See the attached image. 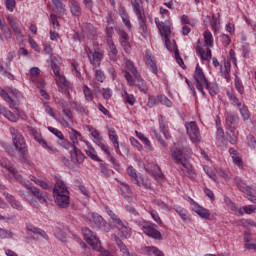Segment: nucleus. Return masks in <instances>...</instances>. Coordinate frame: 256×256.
I'll list each match as a JSON object with an SVG mask.
<instances>
[{"label": "nucleus", "mask_w": 256, "mask_h": 256, "mask_svg": "<svg viewBox=\"0 0 256 256\" xmlns=\"http://www.w3.org/2000/svg\"><path fill=\"white\" fill-rule=\"evenodd\" d=\"M159 125H160V131L163 133L164 137L166 139H169V137H171V135H169V132L167 130H165V121H163V118H161L159 120Z\"/></svg>", "instance_id": "nucleus-57"}, {"label": "nucleus", "mask_w": 256, "mask_h": 256, "mask_svg": "<svg viewBox=\"0 0 256 256\" xmlns=\"http://www.w3.org/2000/svg\"><path fill=\"white\" fill-rule=\"evenodd\" d=\"M127 173L129 177H131L132 181L138 186L141 187V181H139V176L137 175V172L135 171V168L133 166H129L127 168Z\"/></svg>", "instance_id": "nucleus-30"}, {"label": "nucleus", "mask_w": 256, "mask_h": 256, "mask_svg": "<svg viewBox=\"0 0 256 256\" xmlns=\"http://www.w3.org/2000/svg\"><path fill=\"white\" fill-rule=\"evenodd\" d=\"M229 153L233 159V163H235V165H237L238 167H241V165H243V160L237 155V150H235L234 148H230Z\"/></svg>", "instance_id": "nucleus-38"}, {"label": "nucleus", "mask_w": 256, "mask_h": 256, "mask_svg": "<svg viewBox=\"0 0 256 256\" xmlns=\"http://www.w3.org/2000/svg\"><path fill=\"white\" fill-rule=\"evenodd\" d=\"M114 241L122 253H126L127 256H131V254L129 253V249H127V246L123 243V241H121V238L119 236L115 235Z\"/></svg>", "instance_id": "nucleus-36"}, {"label": "nucleus", "mask_w": 256, "mask_h": 256, "mask_svg": "<svg viewBox=\"0 0 256 256\" xmlns=\"http://www.w3.org/2000/svg\"><path fill=\"white\" fill-rule=\"evenodd\" d=\"M147 173H152L155 179H163V172H161V168L157 164L150 165L149 168H145Z\"/></svg>", "instance_id": "nucleus-20"}, {"label": "nucleus", "mask_w": 256, "mask_h": 256, "mask_svg": "<svg viewBox=\"0 0 256 256\" xmlns=\"http://www.w3.org/2000/svg\"><path fill=\"white\" fill-rule=\"evenodd\" d=\"M117 53H118L117 48L109 49L108 56L110 61L115 62L119 60V56L117 55Z\"/></svg>", "instance_id": "nucleus-53"}, {"label": "nucleus", "mask_w": 256, "mask_h": 256, "mask_svg": "<svg viewBox=\"0 0 256 256\" xmlns=\"http://www.w3.org/2000/svg\"><path fill=\"white\" fill-rule=\"evenodd\" d=\"M227 97L232 101L234 105H237L238 108H241L243 104L239 102V99L233 92H227Z\"/></svg>", "instance_id": "nucleus-50"}, {"label": "nucleus", "mask_w": 256, "mask_h": 256, "mask_svg": "<svg viewBox=\"0 0 256 256\" xmlns=\"http://www.w3.org/2000/svg\"><path fill=\"white\" fill-rule=\"evenodd\" d=\"M176 213L181 217L183 221H187L189 219V215H187V211L182 207H176Z\"/></svg>", "instance_id": "nucleus-52"}, {"label": "nucleus", "mask_w": 256, "mask_h": 256, "mask_svg": "<svg viewBox=\"0 0 256 256\" xmlns=\"http://www.w3.org/2000/svg\"><path fill=\"white\" fill-rule=\"evenodd\" d=\"M219 17H221L220 13H217V16L213 15L212 18L211 16H206V19L210 22V25H212L214 31H219Z\"/></svg>", "instance_id": "nucleus-31"}, {"label": "nucleus", "mask_w": 256, "mask_h": 256, "mask_svg": "<svg viewBox=\"0 0 256 256\" xmlns=\"http://www.w3.org/2000/svg\"><path fill=\"white\" fill-rule=\"evenodd\" d=\"M120 44L124 48V51L131 53V45H129V35L125 31L120 32Z\"/></svg>", "instance_id": "nucleus-22"}, {"label": "nucleus", "mask_w": 256, "mask_h": 256, "mask_svg": "<svg viewBox=\"0 0 256 256\" xmlns=\"http://www.w3.org/2000/svg\"><path fill=\"white\" fill-rule=\"evenodd\" d=\"M194 85H196V89L200 91L201 95L205 97V85L209 83L207 80V77L205 76V72H203V69L200 68L199 64H197L195 72H194Z\"/></svg>", "instance_id": "nucleus-5"}, {"label": "nucleus", "mask_w": 256, "mask_h": 256, "mask_svg": "<svg viewBox=\"0 0 256 256\" xmlns=\"http://www.w3.org/2000/svg\"><path fill=\"white\" fill-rule=\"evenodd\" d=\"M181 171L185 177H188V179H195V177H197L193 166L189 162L182 164Z\"/></svg>", "instance_id": "nucleus-18"}, {"label": "nucleus", "mask_w": 256, "mask_h": 256, "mask_svg": "<svg viewBox=\"0 0 256 256\" xmlns=\"http://www.w3.org/2000/svg\"><path fill=\"white\" fill-rule=\"evenodd\" d=\"M53 195L56 198V205L62 209H67L69 207V190L65 182L62 180H57L56 185L53 189Z\"/></svg>", "instance_id": "nucleus-1"}, {"label": "nucleus", "mask_w": 256, "mask_h": 256, "mask_svg": "<svg viewBox=\"0 0 256 256\" xmlns=\"http://www.w3.org/2000/svg\"><path fill=\"white\" fill-rule=\"evenodd\" d=\"M27 229L31 232V233H36V235H40V237H43V239H45L46 241L49 240V236L47 235V233L45 232V230H42L41 228L38 227H34L32 225L27 226Z\"/></svg>", "instance_id": "nucleus-32"}, {"label": "nucleus", "mask_w": 256, "mask_h": 256, "mask_svg": "<svg viewBox=\"0 0 256 256\" xmlns=\"http://www.w3.org/2000/svg\"><path fill=\"white\" fill-rule=\"evenodd\" d=\"M70 11L72 15H74L75 17H79V15H81V5L79 4V2L75 0L70 1Z\"/></svg>", "instance_id": "nucleus-33"}, {"label": "nucleus", "mask_w": 256, "mask_h": 256, "mask_svg": "<svg viewBox=\"0 0 256 256\" xmlns=\"http://www.w3.org/2000/svg\"><path fill=\"white\" fill-rule=\"evenodd\" d=\"M157 101L158 103H161V105H165L166 107H171L172 105L171 100H169V98L164 95H159L157 97Z\"/></svg>", "instance_id": "nucleus-49"}, {"label": "nucleus", "mask_w": 256, "mask_h": 256, "mask_svg": "<svg viewBox=\"0 0 256 256\" xmlns=\"http://www.w3.org/2000/svg\"><path fill=\"white\" fill-rule=\"evenodd\" d=\"M70 155H71V161L74 163V165H80V163H83L85 161V154L77 148V146L72 145V147L69 149Z\"/></svg>", "instance_id": "nucleus-12"}, {"label": "nucleus", "mask_w": 256, "mask_h": 256, "mask_svg": "<svg viewBox=\"0 0 256 256\" xmlns=\"http://www.w3.org/2000/svg\"><path fill=\"white\" fill-rule=\"evenodd\" d=\"M155 23L162 37H164V39L169 38V35H171V28L165 25V23L159 22V18H155Z\"/></svg>", "instance_id": "nucleus-17"}, {"label": "nucleus", "mask_w": 256, "mask_h": 256, "mask_svg": "<svg viewBox=\"0 0 256 256\" xmlns=\"http://www.w3.org/2000/svg\"><path fill=\"white\" fill-rule=\"evenodd\" d=\"M69 139L72 141V145H77L79 143V139L80 141L85 142V140H83V136H81V132L75 129H71V131L69 132Z\"/></svg>", "instance_id": "nucleus-26"}, {"label": "nucleus", "mask_w": 256, "mask_h": 256, "mask_svg": "<svg viewBox=\"0 0 256 256\" xmlns=\"http://www.w3.org/2000/svg\"><path fill=\"white\" fill-rule=\"evenodd\" d=\"M107 23L109 24L106 26V37L107 39H113V34L115 31L113 29V25H111L112 21L108 19Z\"/></svg>", "instance_id": "nucleus-47"}, {"label": "nucleus", "mask_w": 256, "mask_h": 256, "mask_svg": "<svg viewBox=\"0 0 256 256\" xmlns=\"http://www.w3.org/2000/svg\"><path fill=\"white\" fill-rule=\"evenodd\" d=\"M171 157L172 161L176 163V165H185V163H188L189 155L185 153V149L174 147L171 149Z\"/></svg>", "instance_id": "nucleus-8"}, {"label": "nucleus", "mask_w": 256, "mask_h": 256, "mask_svg": "<svg viewBox=\"0 0 256 256\" xmlns=\"http://www.w3.org/2000/svg\"><path fill=\"white\" fill-rule=\"evenodd\" d=\"M54 7H56L57 13H65V6L61 0H52Z\"/></svg>", "instance_id": "nucleus-48"}, {"label": "nucleus", "mask_w": 256, "mask_h": 256, "mask_svg": "<svg viewBox=\"0 0 256 256\" xmlns=\"http://www.w3.org/2000/svg\"><path fill=\"white\" fill-rule=\"evenodd\" d=\"M123 73L128 85L133 87V85H135V79H133V76L131 75V73H129L127 70H124Z\"/></svg>", "instance_id": "nucleus-55"}, {"label": "nucleus", "mask_w": 256, "mask_h": 256, "mask_svg": "<svg viewBox=\"0 0 256 256\" xmlns=\"http://www.w3.org/2000/svg\"><path fill=\"white\" fill-rule=\"evenodd\" d=\"M50 67L56 77L61 76V72L59 71V65H57V63H55L53 60H51Z\"/></svg>", "instance_id": "nucleus-60"}, {"label": "nucleus", "mask_w": 256, "mask_h": 256, "mask_svg": "<svg viewBox=\"0 0 256 256\" xmlns=\"http://www.w3.org/2000/svg\"><path fill=\"white\" fill-rule=\"evenodd\" d=\"M30 133L33 135L35 141L39 143L44 149H47L48 151H51L52 153H57V148L53 147L51 144L47 143L43 138L39 137V134H37V130L34 128L29 129Z\"/></svg>", "instance_id": "nucleus-13"}, {"label": "nucleus", "mask_w": 256, "mask_h": 256, "mask_svg": "<svg viewBox=\"0 0 256 256\" xmlns=\"http://www.w3.org/2000/svg\"><path fill=\"white\" fill-rule=\"evenodd\" d=\"M8 171H9V173H11V175L14 177V179L18 181V183L23 185V187H25V185H29V183H27L25 181V179H23V176H21V174H19V172L17 171V169L15 167H13V166L8 167Z\"/></svg>", "instance_id": "nucleus-23"}, {"label": "nucleus", "mask_w": 256, "mask_h": 256, "mask_svg": "<svg viewBox=\"0 0 256 256\" xmlns=\"http://www.w3.org/2000/svg\"><path fill=\"white\" fill-rule=\"evenodd\" d=\"M235 89L240 93V95H243L245 93V87H243V83H241V80H235Z\"/></svg>", "instance_id": "nucleus-61"}, {"label": "nucleus", "mask_w": 256, "mask_h": 256, "mask_svg": "<svg viewBox=\"0 0 256 256\" xmlns=\"http://www.w3.org/2000/svg\"><path fill=\"white\" fill-rule=\"evenodd\" d=\"M86 143L87 148L85 149L87 157H90L93 161H99L101 162V159H99V156H97V152L95 151V148L92 146H89V142L84 141Z\"/></svg>", "instance_id": "nucleus-27"}, {"label": "nucleus", "mask_w": 256, "mask_h": 256, "mask_svg": "<svg viewBox=\"0 0 256 256\" xmlns=\"http://www.w3.org/2000/svg\"><path fill=\"white\" fill-rule=\"evenodd\" d=\"M25 189L30 191L31 195H33V197H35L39 203H47V192H43L31 184H25Z\"/></svg>", "instance_id": "nucleus-11"}, {"label": "nucleus", "mask_w": 256, "mask_h": 256, "mask_svg": "<svg viewBox=\"0 0 256 256\" xmlns=\"http://www.w3.org/2000/svg\"><path fill=\"white\" fill-rule=\"evenodd\" d=\"M92 137L94 138V143H96V145H98L99 143H101V134L99 133V131L97 130H93L91 132Z\"/></svg>", "instance_id": "nucleus-63"}, {"label": "nucleus", "mask_w": 256, "mask_h": 256, "mask_svg": "<svg viewBox=\"0 0 256 256\" xmlns=\"http://www.w3.org/2000/svg\"><path fill=\"white\" fill-rule=\"evenodd\" d=\"M204 42L206 47H213V34H211V31L206 30L204 32Z\"/></svg>", "instance_id": "nucleus-43"}, {"label": "nucleus", "mask_w": 256, "mask_h": 256, "mask_svg": "<svg viewBox=\"0 0 256 256\" xmlns=\"http://www.w3.org/2000/svg\"><path fill=\"white\" fill-rule=\"evenodd\" d=\"M10 135H12V143L16 151H18L22 157H25V155L29 153V150L27 148V143L25 142L23 134H21V132L15 127H10Z\"/></svg>", "instance_id": "nucleus-2"}, {"label": "nucleus", "mask_w": 256, "mask_h": 256, "mask_svg": "<svg viewBox=\"0 0 256 256\" xmlns=\"http://www.w3.org/2000/svg\"><path fill=\"white\" fill-rule=\"evenodd\" d=\"M172 43H173L175 59H176L178 65L182 69H185V62H183V59L181 58V56H179V49H177V42H175V40H172Z\"/></svg>", "instance_id": "nucleus-34"}, {"label": "nucleus", "mask_w": 256, "mask_h": 256, "mask_svg": "<svg viewBox=\"0 0 256 256\" xmlns=\"http://www.w3.org/2000/svg\"><path fill=\"white\" fill-rule=\"evenodd\" d=\"M225 121L228 129H237V125H239V117L234 113H226Z\"/></svg>", "instance_id": "nucleus-16"}, {"label": "nucleus", "mask_w": 256, "mask_h": 256, "mask_svg": "<svg viewBox=\"0 0 256 256\" xmlns=\"http://www.w3.org/2000/svg\"><path fill=\"white\" fill-rule=\"evenodd\" d=\"M146 65L152 69V73L157 75L158 69H157V64H155V61L151 58V55L146 54Z\"/></svg>", "instance_id": "nucleus-40"}, {"label": "nucleus", "mask_w": 256, "mask_h": 256, "mask_svg": "<svg viewBox=\"0 0 256 256\" xmlns=\"http://www.w3.org/2000/svg\"><path fill=\"white\" fill-rule=\"evenodd\" d=\"M196 53H198V55L200 56L202 61H209V59H211V49H209V48H207L205 51V50H203L201 45H198L196 47Z\"/></svg>", "instance_id": "nucleus-25"}, {"label": "nucleus", "mask_w": 256, "mask_h": 256, "mask_svg": "<svg viewBox=\"0 0 256 256\" xmlns=\"http://www.w3.org/2000/svg\"><path fill=\"white\" fill-rule=\"evenodd\" d=\"M88 59L90 61V65H93L97 69V67L101 66V61L105 57V50L103 49V45L94 43L93 50L88 49L87 51Z\"/></svg>", "instance_id": "nucleus-3"}, {"label": "nucleus", "mask_w": 256, "mask_h": 256, "mask_svg": "<svg viewBox=\"0 0 256 256\" xmlns=\"http://www.w3.org/2000/svg\"><path fill=\"white\" fill-rule=\"evenodd\" d=\"M89 221L90 225L92 227H96V229H100L101 231H105L106 233H109V231H111V224L107 223V221H105V219H103L101 215L97 213H92Z\"/></svg>", "instance_id": "nucleus-6"}, {"label": "nucleus", "mask_w": 256, "mask_h": 256, "mask_svg": "<svg viewBox=\"0 0 256 256\" xmlns=\"http://www.w3.org/2000/svg\"><path fill=\"white\" fill-rule=\"evenodd\" d=\"M8 23L10 24L15 35H17L18 37H23V35L21 34V29L19 28V26H17V22L13 17L8 16Z\"/></svg>", "instance_id": "nucleus-35"}, {"label": "nucleus", "mask_w": 256, "mask_h": 256, "mask_svg": "<svg viewBox=\"0 0 256 256\" xmlns=\"http://www.w3.org/2000/svg\"><path fill=\"white\" fill-rule=\"evenodd\" d=\"M136 136L138 137V139H140V141H143V143L146 145V147H151V141H149L147 139V137H145V135H143V133L136 131Z\"/></svg>", "instance_id": "nucleus-56"}, {"label": "nucleus", "mask_w": 256, "mask_h": 256, "mask_svg": "<svg viewBox=\"0 0 256 256\" xmlns=\"http://www.w3.org/2000/svg\"><path fill=\"white\" fill-rule=\"evenodd\" d=\"M117 227L120 231L119 235L121 239H129V237H131V228L125 226L123 222Z\"/></svg>", "instance_id": "nucleus-29"}, {"label": "nucleus", "mask_w": 256, "mask_h": 256, "mask_svg": "<svg viewBox=\"0 0 256 256\" xmlns=\"http://www.w3.org/2000/svg\"><path fill=\"white\" fill-rule=\"evenodd\" d=\"M146 253H147V255L165 256L163 251L159 250L155 246H148V247H146Z\"/></svg>", "instance_id": "nucleus-42"}, {"label": "nucleus", "mask_w": 256, "mask_h": 256, "mask_svg": "<svg viewBox=\"0 0 256 256\" xmlns=\"http://www.w3.org/2000/svg\"><path fill=\"white\" fill-rule=\"evenodd\" d=\"M0 97H2V99H4L6 103H8L10 109H13V107H15V103H13V99L11 98V96H9V93H7V91L4 90V93H2Z\"/></svg>", "instance_id": "nucleus-46"}, {"label": "nucleus", "mask_w": 256, "mask_h": 256, "mask_svg": "<svg viewBox=\"0 0 256 256\" xmlns=\"http://www.w3.org/2000/svg\"><path fill=\"white\" fill-rule=\"evenodd\" d=\"M141 186L140 187H144V189H151V181L149 179H144V178H138Z\"/></svg>", "instance_id": "nucleus-62"}, {"label": "nucleus", "mask_w": 256, "mask_h": 256, "mask_svg": "<svg viewBox=\"0 0 256 256\" xmlns=\"http://www.w3.org/2000/svg\"><path fill=\"white\" fill-rule=\"evenodd\" d=\"M204 88L207 89V91H208L209 95H211V97H215V95H217V93H219V85L215 82L206 83Z\"/></svg>", "instance_id": "nucleus-28"}, {"label": "nucleus", "mask_w": 256, "mask_h": 256, "mask_svg": "<svg viewBox=\"0 0 256 256\" xmlns=\"http://www.w3.org/2000/svg\"><path fill=\"white\" fill-rule=\"evenodd\" d=\"M157 229L159 227L156 224H145L142 227L143 233L147 235L148 237H151L152 239H157L158 241H161L163 239V236H161V232H159Z\"/></svg>", "instance_id": "nucleus-10"}, {"label": "nucleus", "mask_w": 256, "mask_h": 256, "mask_svg": "<svg viewBox=\"0 0 256 256\" xmlns=\"http://www.w3.org/2000/svg\"><path fill=\"white\" fill-rule=\"evenodd\" d=\"M238 109H239V111H240V113H241V115H242L244 121L249 120L250 115H249V110L247 109V107H245V106L242 105V106H240V108H238Z\"/></svg>", "instance_id": "nucleus-58"}, {"label": "nucleus", "mask_w": 256, "mask_h": 256, "mask_svg": "<svg viewBox=\"0 0 256 256\" xmlns=\"http://www.w3.org/2000/svg\"><path fill=\"white\" fill-rule=\"evenodd\" d=\"M134 78L137 81V83H135V86L138 87L139 91H141L142 93H147V91H149V88L147 87L145 80H143V78L141 77V74H136Z\"/></svg>", "instance_id": "nucleus-24"}, {"label": "nucleus", "mask_w": 256, "mask_h": 256, "mask_svg": "<svg viewBox=\"0 0 256 256\" xmlns=\"http://www.w3.org/2000/svg\"><path fill=\"white\" fill-rule=\"evenodd\" d=\"M124 63L125 67L129 69V71L132 73V75H134V77L139 74V71H137V67H135V63H133V61L125 58Z\"/></svg>", "instance_id": "nucleus-39"}, {"label": "nucleus", "mask_w": 256, "mask_h": 256, "mask_svg": "<svg viewBox=\"0 0 256 256\" xmlns=\"http://www.w3.org/2000/svg\"><path fill=\"white\" fill-rule=\"evenodd\" d=\"M59 139L60 140L58 141V143L59 145H61V147H64V149H67L69 151L73 147V144L68 142L67 139H65V136H62Z\"/></svg>", "instance_id": "nucleus-51"}, {"label": "nucleus", "mask_w": 256, "mask_h": 256, "mask_svg": "<svg viewBox=\"0 0 256 256\" xmlns=\"http://www.w3.org/2000/svg\"><path fill=\"white\" fill-rule=\"evenodd\" d=\"M194 211L197 213V215H199V217H201V219H205L206 221L211 217V212L199 204H195Z\"/></svg>", "instance_id": "nucleus-19"}, {"label": "nucleus", "mask_w": 256, "mask_h": 256, "mask_svg": "<svg viewBox=\"0 0 256 256\" xmlns=\"http://www.w3.org/2000/svg\"><path fill=\"white\" fill-rule=\"evenodd\" d=\"M56 84L58 87V91H60V93H64V95H67V93H69V88L71 87V84L68 82L65 76L63 75L57 76Z\"/></svg>", "instance_id": "nucleus-15"}, {"label": "nucleus", "mask_w": 256, "mask_h": 256, "mask_svg": "<svg viewBox=\"0 0 256 256\" xmlns=\"http://www.w3.org/2000/svg\"><path fill=\"white\" fill-rule=\"evenodd\" d=\"M50 21L52 23L53 29H59V20H57V15L51 14Z\"/></svg>", "instance_id": "nucleus-64"}, {"label": "nucleus", "mask_w": 256, "mask_h": 256, "mask_svg": "<svg viewBox=\"0 0 256 256\" xmlns=\"http://www.w3.org/2000/svg\"><path fill=\"white\" fill-rule=\"evenodd\" d=\"M1 30L5 35V39H7V41L11 40V37H13V34L11 33V28H9L7 24H2Z\"/></svg>", "instance_id": "nucleus-45"}, {"label": "nucleus", "mask_w": 256, "mask_h": 256, "mask_svg": "<svg viewBox=\"0 0 256 256\" xmlns=\"http://www.w3.org/2000/svg\"><path fill=\"white\" fill-rule=\"evenodd\" d=\"M82 234L88 245H91L95 251H101V240L95 236V234L89 228H82Z\"/></svg>", "instance_id": "nucleus-7"}, {"label": "nucleus", "mask_w": 256, "mask_h": 256, "mask_svg": "<svg viewBox=\"0 0 256 256\" xmlns=\"http://www.w3.org/2000/svg\"><path fill=\"white\" fill-rule=\"evenodd\" d=\"M226 139L231 143V145H235L237 143V135H235V128H229L228 131H226Z\"/></svg>", "instance_id": "nucleus-37"}, {"label": "nucleus", "mask_w": 256, "mask_h": 256, "mask_svg": "<svg viewBox=\"0 0 256 256\" xmlns=\"http://www.w3.org/2000/svg\"><path fill=\"white\" fill-rule=\"evenodd\" d=\"M235 184L242 191V193H246V195H251V186H247V184L239 177L234 178Z\"/></svg>", "instance_id": "nucleus-21"}, {"label": "nucleus", "mask_w": 256, "mask_h": 256, "mask_svg": "<svg viewBox=\"0 0 256 256\" xmlns=\"http://www.w3.org/2000/svg\"><path fill=\"white\" fill-rule=\"evenodd\" d=\"M237 225H239V227H245L246 229H249V227H256V223L252 219H242L237 222Z\"/></svg>", "instance_id": "nucleus-41"}, {"label": "nucleus", "mask_w": 256, "mask_h": 256, "mask_svg": "<svg viewBox=\"0 0 256 256\" xmlns=\"http://www.w3.org/2000/svg\"><path fill=\"white\" fill-rule=\"evenodd\" d=\"M0 239H13V233L0 228Z\"/></svg>", "instance_id": "nucleus-59"}, {"label": "nucleus", "mask_w": 256, "mask_h": 256, "mask_svg": "<svg viewBox=\"0 0 256 256\" xmlns=\"http://www.w3.org/2000/svg\"><path fill=\"white\" fill-rule=\"evenodd\" d=\"M83 93L86 101H93V92L91 91V89H89V87L84 86Z\"/></svg>", "instance_id": "nucleus-54"}, {"label": "nucleus", "mask_w": 256, "mask_h": 256, "mask_svg": "<svg viewBox=\"0 0 256 256\" xmlns=\"http://www.w3.org/2000/svg\"><path fill=\"white\" fill-rule=\"evenodd\" d=\"M109 139L113 143L115 149H119V141L117 140V136H115V131L113 129H108Z\"/></svg>", "instance_id": "nucleus-44"}, {"label": "nucleus", "mask_w": 256, "mask_h": 256, "mask_svg": "<svg viewBox=\"0 0 256 256\" xmlns=\"http://www.w3.org/2000/svg\"><path fill=\"white\" fill-rule=\"evenodd\" d=\"M82 31L84 34H86V37L88 39H91V41H96L98 35H97V28L93 26L91 23H83L82 25Z\"/></svg>", "instance_id": "nucleus-14"}, {"label": "nucleus", "mask_w": 256, "mask_h": 256, "mask_svg": "<svg viewBox=\"0 0 256 256\" xmlns=\"http://www.w3.org/2000/svg\"><path fill=\"white\" fill-rule=\"evenodd\" d=\"M187 135H189L192 143H199L201 141V134L199 133V127L196 122H189L185 124Z\"/></svg>", "instance_id": "nucleus-9"}, {"label": "nucleus", "mask_w": 256, "mask_h": 256, "mask_svg": "<svg viewBox=\"0 0 256 256\" xmlns=\"http://www.w3.org/2000/svg\"><path fill=\"white\" fill-rule=\"evenodd\" d=\"M131 5L135 15L138 18L140 31L144 33L142 35L145 37V35H147V18L145 17V9H143V6H141L137 0H131Z\"/></svg>", "instance_id": "nucleus-4"}]
</instances>
